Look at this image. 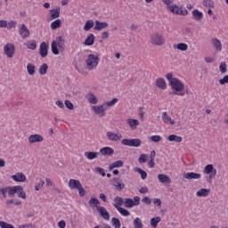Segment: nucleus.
Wrapping results in <instances>:
<instances>
[{"label":"nucleus","mask_w":228,"mask_h":228,"mask_svg":"<svg viewBox=\"0 0 228 228\" xmlns=\"http://www.w3.org/2000/svg\"><path fill=\"white\" fill-rule=\"evenodd\" d=\"M102 156H112L115 154V151L110 147H103L100 150Z\"/></svg>","instance_id":"20"},{"label":"nucleus","mask_w":228,"mask_h":228,"mask_svg":"<svg viewBox=\"0 0 228 228\" xmlns=\"http://www.w3.org/2000/svg\"><path fill=\"white\" fill-rule=\"evenodd\" d=\"M169 10L172 13H175L176 15H188V10L183 9V7H179L175 4L169 6Z\"/></svg>","instance_id":"8"},{"label":"nucleus","mask_w":228,"mask_h":228,"mask_svg":"<svg viewBox=\"0 0 228 228\" xmlns=\"http://www.w3.org/2000/svg\"><path fill=\"white\" fill-rule=\"evenodd\" d=\"M122 145L126 147H140L142 145L141 139H123L121 141Z\"/></svg>","instance_id":"6"},{"label":"nucleus","mask_w":228,"mask_h":228,"mask_svg":"<svg viewBox=\"0 0 228 228\" xmlns=\"http://www.w3.org/2000/svg\"><path fill=\"white\" fill-rule=\"evenodd\" d=\"M61 27V20H55L51 23V29H58V28Z\"/></svg>","instance_id":"35"},{"label":"nucleus","mask_w":228,"mask_h":228,"mask_svg":"<svg viewBox=\"0 0 228 228\" xmlns=\"http://www.w3.org/2000/svg\"><path fill=\"white\" fill-rule=\"evenodd\" d=\"M184 179H188L189 181L191 180H197V179H200L202 177V175L199 174V173H193V172H190V173H186L183 175Z\"/></svg>","instance_id":"13"},{"label":"nucleus","mask_w":228,"mask_h":228,"mask_svg":"<svg viewBox=\"0 0 228 228\" xmlns=\"http://www.w3.org/2000/svg\"><path fill=\"white\" fill-rule=\"evenodd\" d=\"M147 158H148L147 154L142 153L140 155L138 159V162L141 164L147 163Z\"/></svg>","instance_id":"51"},{"label":"nucleus","mask_w":228,"mask_h":228,"mask_svg":"<svg viewBox=\"0 0 228 228\" xmlns=\"http://www.w3.org/2000/svg\"><path fill=\"white\" fill-rule=\"evenodd\" d=\"M136 172H138V174H140L141 179H142V180L147 179V172L143 171V169L139 167L136 169Z\"/></svg>","instance_id":"50"},{"label":"nucleus","mask_w":228,"mask_h":228,"mask_svg":"<svg viewBox=\"0 0 228 228\" xmlns=\"http://www.w3.org/2000/svg\"><path fill=\"white\" fill-rule=\"evenodd\" d=\"M162 120L164 124H168V122L171 124V126H174V124H175V121H174L173 118L167 112L162 113Z\"/></svg>","instance_id":"23"},{"label":"nucleus","mask_w":228,"mask_h":228,"mask_svg":"<svg viewBox=\"0 0 228 228\" xmlns=\"http://www.w3.org/2000/svg\"><path fill=\"white\" fill-rule=\"evenodd\" d=\"M150 140H151V142H154V143H158V142H161L162 138L160 135H152L150 137Z\"/></svg>","instance_id":"55"},{"label":"nucleus","mask_w":228,"mask_h":228,"mask_svg":"<svg viewBox=\"0 0 228 228\" xmlns=\"http://www.w3.org/2000/svg\"><path fill=\"white\" fill-rule=\"evenodd\" d=\"M122 167H124V162L122 160H117L109 166V169L113 170V168H122Z\"/></svg>","instance_id":"30"},{"label":"nucleus","mask_w":228,"mask_h":228,"mask_svg":"<svg viewBox=\"0 0 228 228\" xmlns=\"http://www.w3.org/2000/svg\"><path fill=\"white\" fill-rule=\"evenodd\" d=\"M19 33L23 39L29 37L30 35L29 28L25 24L19 25Z\"/></svg>","instance_id":"10"},{"label":"nucleus","mask_w":228,"mask_h":228,"mask_svg":"<svg viewBox=\"0 0 228 228\" xmlns=\"http://www.w3.org/2000/svg\"><path fill=\"white\" fill-rule=\"evenodd\" d=\"M64 104H65L66 108H68V110H74V104L71 103L70 101L66 100V101L64 102Z\"/></svg>","instance_id":"58"},{"label":"nucleus","mask_w":228,"mask_h":228,"mask_svg":"<svg viewBox=\"0 0 228 228\" xmlns=\"http://www.w3.org/2000/svg\"><path fill=\"white\" fill-rule=\"evenodd\" d=\"M107 136L110 142H120L122 135H118L113 132H107Z\"/></svg>","instance_id":"22"},{"label":"nucleus","mask_w":228,"mask_h":228,"mask_svg":"<svg viewBox=\"0 0 228 228\" xmlns=\"http://www.w3.org/2000/svg\"><path fill=\"white\" fill-rule=\"evenodd\" d=\"M118 210V213H120V215H122V216H129L131 215V212H129V210L119 207L117 208Z\"/></svg>","instance_id":"40"},{"label":"nucleus","mask_w":228,"mask_h":228,"mask_svg":"<svg viewBox=\"0 0 228 228\" xmlns=\"http://www.w3.org/2000/svg\"><path fill=\"white\" fill-rule=\"evenodd\" d=\"M228 84V75H225L223 78L219 79V85L224 86Z\"/></svg>","instance_id":"56"},{"label":"nucleus","mask_w":228,"mask_h":228,"mask_svg":"<svg viewBox=\"0 0 228 228\" xmlns=\"http://www.w3.org/2000/svg\"><path fill=\"white\" fill-rule=\"evenodd\" d=\"M99 61H101V59H99V55L91 53L87 56V59L86 60V67L89 70H94V69H97V65H99Z\"/></svg>","instance_id":"4"},{"label":"nucleus","mask_w":228,"mask_h":228,"mask_svg":"<svg viewBox=\"0 0 228 228\" xmlns=\"http://www.w3.org/2000/svg\"><path fill=\"white\" fill-rule=\"evenodd\" d=\"M89 204H94V206L95 208H97V206L101 205V201H99V200L95 199V198H91L89 200Z\"/></svg>","instance_id":"54"},{"label":"nucleus","mask_w":228,"mask_h":228,"mask_svg":"<svg viewBox=\"0 0 228 228\" xmlns=\"http://www.w3.org/2000/svg\"><path fill=\"white\" fill-rule=\"evenodd\" d=\"M104 104L93 106L92 110L94 111L95 115H98V117H104V115H106V109H104Z\"/></svg>","instance_id":"11"},{"label":"nucleus","mask_w":228,"mask_h":228,"mask_svg":"<svg viewBox=\"0 0 228 228\" xmlns=\"http://www.w3.org/2000/svg\"><path fill=\"white\" fill-rule=\"evenodd\" d=\"M159 222H161V217L157 216V217H153L151 219V225L153 228H157L158 227V224H159Z\"/></svg>","instance_id":"36"},{"label":"nucleus","mask_w":228,"mask_h":228,"mask_svg":"<svg viewBox=\"0 0 228 228\" xmlns=\"http://www.w3.org/2000/svg\"><path fill=\"white\" fill-rule=\"evenodd\" d=\"M167 81L170 84L172 88V92H170V95H180L181 97L184 96V84L179 80V78L174 77L172 73H167L166 75Z\"/></svg>","instance_id":"2"},{"label":"nucleus","mask_w":228,"mask_h":228,"mask_svg":"<svg viewBox=\"0 0 228 228\" xmlns=\"http://www.w3.org/2000/svg\"><path fill=\"white\" fill-rule=\"evenodd\" d=\"M0 28H8V21L0 20Z\"/></svg>","instance_id":"61"},{"label":"nucleus","mask_w":228,"mask_h":228,"mask_svg":"<svg viewBox=\"0 0 228 228\" xmlns=\"http://www.w3.org/2000/svg\"><path fill=\"white\" fill-rule=\"evenodd\" d=\"M158 179L159 183H162V184H170V183H172V179H170L167 175L160 174L158 175Z\"/></svg>","instance_id":"21"},{"label":"nucleus","mask_w":228,"mask_h":228,"mask_svg":"<svg viewBox=\"0 0 228 228\" xmlns=\"http://www.w3.org/2000/svg\"><path fill=\"white\" fill-rule=\"evenodd\" d=\"M16 24H17L16 21H10L9 23H7L8 29H12V28H15Z\"/></svg>","instance_id":"63"},{"label":"nucleus","mask_w":228,"mask_h":228,"mask_svg":"<svg viewBox=\"0 0 228 228\" xmlns=\"http://www.w3.org/2000/svg\"><path fill=\"white\" fill-rule=\"evenodd\" d=\"M49 53V45L45 42L40 44L39 54L41 58H45Z\"/></svg>","instance_id":"12"},{"label":"nucleus","mask_w":228,"mask_h":228,"mask_svg":"<svg viewBox=\"0 0 228 228\" xmlns=\"http://www.w3.org/2000/svg\"><path fill=\"white\" fill-rule=\"evenodd\" d=\"M58 226H59L60 228H65V227H67V223H65V221L61 220V221H60V222L58 223Z\"/></svg>","instance_id":"64"},{"label":"nucleus","mask_w":228,"mask_h":228,"mask_svg":"<svg viewBox=\"0 0 228 228\" xmlns=\"http://www.w3.org/2000/svg\"><path fill=\"white\" fill-rule=\"evenodd\" d=\"M7 193L11 198L15 197V193H17L19 199L26 200V192L21 185L0 188V200H4Z\"/></svg>","instance_id":"1"},{"label":"nucleus","mask_w":228,"mask_h":228,"mask_svg":"<svg viewBox=\"0 0 228 228\" xmlns=\"http://www.w3.org/2000/svg\"><path fill=\"white\" fill-rule=\"evenodd\" d=\"M192 17L194 20H200V19L204 17V14L202 13V12L199 11L198 9H195L192 11Z\"/></svg>","instance_id":"31"},{"label":"nucleus","mask_w":228,"mask_h":228,"mask_svg":"<svg viewBox=\"0 0 228 228\" xmlns=\"http://www.w3.org/2000/svg\"><path fill=\"white\" fill-rule=\"evenodd\" d=\"M84 156L87 158V159H95L97 156H99V152L97 151H86Z\"/></svg>","instance_id":"29"},{"label":"nucleus","mask_w":228,"mask_h":228,"mask_svg":"<svg viewBox=\"0 0 228 228\" xmlns=\"http://www.w3.org/2000/svg\"><path fill=\"white\" fill-rule=\"evenodd\" d=\"M28 142L29 143H37V142H44V137H42V135L40 134H31L28 137Z\"/></svg>","instance_id":"16"},{"label":"nucleus","mask_w":228,"mask_h":228,"mask_svg":"<svg viewBox=\"0 0 228 228\" xmlns=\"http://www.w3.org/2000/svg\"><path fill=\"white\" fill-rule=\"evenodd\" d=\"M95 172L100 174V175H102V177L106 176V172L104 171V169L102 167H96Z\"/></svg>","instance_id":"57"},{"label":"nucleus","mask_w":228,"mask_h":228,"mask_svg":"<svg viewBox=\"0 0 228 228\" xmlns=\"http://www.w3.org/2000/svg\"><path fill=\"white\" fill-rule=\"evenodd\" d=\"M212 44L214 47H216V51H222V42H220L218 39L214 38L212 40Z\"/></svg>","instance_id":"37"},{"label":"nucleus","mask_w":228,"mask_h":228,"mask_svg":"<svg viewBox=\"0 0 228 228\" xmlns=\"http://www.w3.org/2000/svg\"><path fill=\"white\" fill-rule=\"evenodd\" d=\"M134 228H143V223H142V219H140V217H136L134 220Z\"/></svg>","instance_id":"43"},{"label":"nucleus","mask_w":228,"mask_h":228,"mask_svg":"<svg viewBox=\"0 0 228 228\" xmlns=\"http://www.w3.org/2000/svg\"><path fill=\"white\" fill-rule=\"evenodd\" d=\"M156 86L160 88V90H167V82L164 78H159L156 80Z\"/></svg>","instance_id":"25"},{"label":"nucleus","mask_w":228,"mask_h":228,"mask_svg":"<svg viewBox=\"0 0 228 228\" xmlns=\"http://www.w3.org/2000/svg\"><path fill=\"white\" fill-rule=\"evenodd\" d=\"M118 102V98H113L111 101L110 102H105L103 103V106H109V107H111V106H115L117 103Z\"/></svg>","instance_id":"46"},{"label":"nucleus","mask_w":228,"mask_h":228,"mask_svg":"<svg viewBox=\"0 0 228 228\" xmlns=\"http://www.w3.org/2000/svg\"><path fill=\"white\" fill-rule=\"evenodd\" d=\"M27 70H28V73L29 74V76H34L35 75V64H31V63H28L27 65Z\"/></svg>","instance_id":"42"},{"label":"nucleus","mask_w":228,"mask_h":228,"mask_svg":"<svg viewBox=\"0 0 228 228\" xmlns=\"http://www.w3.org/2000/svg\"><path fill=\"white\" fill-rule=\"evenodd\" d=\"M219 70L221 74H225V72H227V64H225V62H221L219 65Z\"/></svg>","instance_id":"49"},{"label":"nucleus","mask_w":228,"mask_h":228,"mask_svg":"<svg viewBox=\"0 0 228 228\" xmlns=\"http://www.w3.org/2000/svg\"><path fill=\"white\" fill-rule=\"evenodd\" d=\"M125 208H134V200L132 199H126L125 200Z\"/></svg>","instance_id":"45"},{"label":"nucleus","mask_w":228,"mask_h":228,"mask_svg":"<svg viewBox=\"0 0 228 228\" xmlns=\"http://www.w3.org/2000/svg\"><path fill=\"white\" fill-rule=\"evenodd\" d=\"M28 49H31V51H35L37 49V41L31 40L27 43Z\"/></svg>","instance_id":"44"},{"label":"nucleus","mask_w":228,"mask_h":228,"mask_svg":"<svg viewBox=\"0 0 228 228\" xmlns=\"http://www.w3.org/2000/svg\"><path fill=\"white\" fill-rule=\"evenodd\" d=\"M77 190H78L79 197H85V195H86V191H85V188H83V185H81Z\"/></svg>","instance_id":"59"},{"label":"nucleus","mask_w":228,"mask_h":228,"mask_svg":"<svg viewBox=\"0 0 228 228\" xmlns=\"http://www.w3.org/2000/svg\"><path fill=\"white\" fill-rule=\"evenodd\" d=\"M12 179L16 183H26V175L23 173H17L12 176Z\"/></svg>","instance_id":"14"},{"label":"nucleus","mask_w":228,"mask_h":228,"mask_svg":"<svg viewBox=\"0 0 228 228\" xmlns=\"http://www.w3.org/2000/svg\"><path fill=\"white\" fill-rule=\"evenodd\" d=\"M4 53L7 58H13V56H15V45L7 43L4 46Z\"/></svg>","instance_id":"7"},{"label":"nucleus","mask_w":228,"mask_h":228,"mask_svg":"<svg viewBox=\"0 0 228 228\" xmlns=\"http://www.w3.org/2000/svg\"><path fill=\"white\" fill-rule=\"evenodd\" d=\"M127 124L131 127V129H136V126H140V121L137 119L128 118Z\"/></svg>","instance_id":"33"},{"label":"nucleus","mask_w":228,"mask_h":228,"mask_svg":"<svg viewBox=\"0 0 228 228\" xmlns=\"http://www.w3.org/2000/svg\"><path fill=\"white\" fill-rule=\"evenodd\" d=\"M44 184H45V182L44 180H40L39 183L35 185V191H39V190H42V188H44Z\"/></svg>","instance_id":"52"},{"label":"nucleus","mask_w":228,"mask_h":228,"mask_svg":"<svg viewBox=\"0 0 228 228\" xmlns=\"http://www.w3.org/2000/svg\"><path fill=\"white\" fill-rule=\"evenodd\" d=\"M211 190L209 189H200L196 192L197 197H208L210 193Z\"/></svg>","instance_id":"28"},{"label":"nucleus","mask_w":228,"mask_h":228,"mask_svg":"<svg viewBox=\"0 0 228 228\" xmlns=\"http://www.w3.org/2000/svg\"><path fill=\"white\" fill-rule=\"evenodd\" d=\"M52 53L58 56L60 53H65V37L59 36L52 42Z\"/></svg>","instance_id":"3"},{"label":"nucleus","mask_w":228,"mask_h":228,"mask_svg":"<svg viewBox=\"0 0 228 228\" xmlns=\"http://www.w3.org/2000/svg\"><path fill=\"white\" fill-rule=\"evenodd\" d=\"M111 222L112 225H114L115 228H120V226L122 225L120 220L117 217H112Z\"/></svg>","instance_id":"47"},{"label":"nucleus","mask_w":228,"mask_h":228,"mask_svg":"<svg viewBox=\"0 0 228 228\" xmlns=\"http://www.w3.org/2000/svg\"><path fill=\"white\" fill-rule=\"evenodd\" d=\"M108 26H109L108 22H101L99 20H95V26L94 29L95 31H102V29H106Z\"/></svg>","instance_id":"17"},{"label":"nucleus","mask_w":228,"mask_h":228,"mask_svg":"<svg viewBox=\"0 0 228 228\" xmlns=\"http://www.w3.org/2000/svg\"><path fill=\"white\" fill-rule=\"evenodd\" d=\"M94 42H95V36H94V34H89L86 38L84 44L85 45H94Z\"/></svg>","instance_id":"26"},{"label":"nucleus","mask_w":228,"mask_h":228,"mask_svg":"<svg viewBox=\"0 0 228 228\" xmlns=\"http://www.w3.org/2000/svg\"><path fill=\"white\" fill-rule=\"evenodd\" d=\"M69 186L71 190H77L78 188H80L81 185V182L79 180H76V179H69Z\"/></svg>","instance_id":"15"},{"label":"nucleus","mask_w":228,"mask_h":228,"mask_svg":"<svg viewBox=\"0 0 228 228\" xmlns=\"http://www.w3.org/2000/svg\"><path fill=\"white\" fill-rule=\"evenodd\" d=\"M174 47H176L178 51H188V45H186L185 43H179Z\"/></svg>","instance_id":"41"},{"label":"nucleus","mask_w":228,"mask_h":228,"mask_svg":"<svg viewBox=\"0 0 228 228\" xmlns=\"http://www.w3.org/2000/svg\"><path fill=\"white\" fill-rule=\"evenodd\" d=\"M0 227L1 228H15V226H13V224H10L4 221H0Z\"/></svg>","instance_id":"53"},{"label":"nucleus","mask_w":228,"mask_h":228,"mask_svg":"<svg viewBox=\"0 0 228 228\" xmlns=\"http://www.w3.org/2000/svg\"><path fill=\"white\" fill-rule=\"evenodd\" d=\"M50 14H51V18H50L51 20H54V19H58V17H60V8L51 9Z\"/></svg>","instance_id":"32"},{"label":"nucleus","mask_w":228,"mask_h":228,"mask_svg":"<svg viewBox=\"0 0 228 228\" xmlns=\"http://www.w3.org/2000/svg\"><path fill=\"white\" fill-rule=\"evenodd\" d=\"M113 181H114V186H115L116 190H118V191H120L121 190H124V188H126V184H124V183H122L120 178L115 177L113 179Z\"/></svg>","instance_id":"19"},{"label":"nucleus","mask_w":228,"mask_h":228,"mask_svg":"<svg viewBox=\"0 0 228 228\" xmlns=\"http://www.w3.org/2000/svg\"><path fill=\"white\" fill-rule=\"evenodd\" d=\"M204 60L206 63H213L215 61V58L213 57H205Z\"/></svg>","instance_id":"62"},{"label":"nucleus","mask_w":228,"mask_h":228,"mask_svg":"<svg viewBox=\"0 0 228 228\" xmlns=\"http://www.w3.org/2000/svg\"><path fill=\"white\" fill-rule=\"evenodd\" d=\"M94 20H88L84 26V30L90 31V29H92V28H94Z\"/></svg>","instance_id":"38"},{"label":"nucleus","mask_w":228,"mask_h":228,"mask_svg":"<svg viewBox=\"0 0 228 228\" xmlns=\"http://www.w3.org/2000/svg\"><path fill=\"white\" fill-rule=\"evenodd\" d=\"M96 210L99 215L103 218V220H110V212L106 209V208L102 206H96Z\"/></svg>","instance_id":"9"},{"label":"nucleus","mask_w":228,"mask_h":228,"mask_svg":"<svg viewBox=\"0 0 228 228\" xmlns=\"http://www.w3.org/2000/svg\"><path fill=\"white\" fill-rule=\"evenodd\" d=\"M142 202L143 204H146V205H151L152 204V200H151V198L149 197H144L142 200Z\"/></svg>","instance_id":"60"},{"label":"nucleus","mask_w":228,"mask_h":228,"mask_svg":"<svg viewBox=\"0 0 228 228\" xmlns=\"http://www.w3.org/2000/svg\"><path fill=\"white\" fill-rule=\"evenodd\" d=\"M203 6H206L207 8H214L215 2H213V0H205L203 1Z\"/></svg>","instance_id":"48"},{"label":"nucleus","mask_w":228,"mask_h":228,"mask_svg":"<svg viewBox=\"0 0 228 228\" xmlns=\"http://www.w3.org/2000/svg\"><path fill=\"white\" fill-rule=\"evenodd\" d=\"M152 45H163L165 44V37L160 33H155L151 37Z\"/></svg>","instance_id":"5"},{"label":"nucleus","mask_w":228,"mask_h":228,"mask_svg":"<svg viewBox=\"0 0 228 228\" xmlns=\"http://www.w3.org/2000/svg\"><path fill=\"white\" fill-rule=\"evenodd\" d=\"M168 142H176V143H181L183 142V137L175 135V134H171L167 137Z\"/></svg>","instance_id":"34"},{"label":"nucleus","mask_w":228,"mask_h":228,"mask_svg":"<svg viewBox=\"0 0 228 228\" xmlns=\"http://www.w3.org/2000/svg\"><path fill=\"white\" fill-rule=\"evenodd\" d=\"M87 101H88V102H90V104H97V102H99L97 96H95V94H94V93H89L87 94Z\"/></svg>","instance_id":"27"},{"label":"nucleus","mask_w":228,"mask_h":228,"mask_svg":"<svg viewBox=\"0 0 228 228\" xmlns=\"http://www.w3.org/2000/svg\"><path fill=\"white\" fill-rule=\"evenodd\" d=\"M203 172H204V174H207V175H216V169L213 167L212 164L207 165L205 167Z\"/></svg>","instance_id":"18"},{"label":"nucleus","mask_w":228,"mask_h":228,"mask_svg":"<svg viewBox=\"0 0 228 228\" xmlns=\"http://www.w3.org/2000/svg\"><path fill=\"white\" fill-rule=\"evenodd\" d=\"M113 206L114 208H116V209H118V208H120V206L124 205V199H122V197L119 196H116L113 200Z\"/></svg>","instance_id":"24"},{"label":"nucleus","mask_w":228,"mask_h":228,"mask_svg":"<svg viewBox=\"0 0 228 228\" xmlns=\"http://www.w3.org/2000/svg\"><path fill=\"white\" fill-rule=\"evenodd\" d=\"M47 69H49V66H47L46 63H44L39 68V74H41V76H45V74H47Z\"/></svg>","instance_id":"39"}]
</instances>
